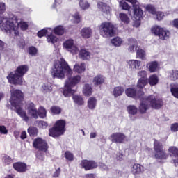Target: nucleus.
Instances as JSON below:
<instances>
[{
    "mask_svg": "<svg viewBox=\"0 0 178 178\" xmlns=\"http://www.w3.org/2000/svg\"><path fill=\"white\" fill-rule=\"evenodd\" d=\"M33 147L35 149H38V151H40L41 152H47L48 151V148H49L47 140L42 138H36L34 139Z\"/></svg>",
    "mask_w": 178,
    "mask_h": 178,
    "instance_id": "obj_11",
    "label": "nucleus"
},
{
    "mask_svg": "<svg viewBox=\"0 0 178 178\" xmlns=\"http://www.w3.org/2000/svg\"><path fill=\"white\" fill-rule=\"evenodd\" d=\"M98 30L103 38H111L115 37V34H116V26L109 22H102L98 26Z\"/></svg>",
    "mask_w": 178,
    "mask_h": 178,
    "instance_id": "obj_5",
    "label": "nucleus"
},
{
    "mask_svg": "<svg viewBox=\"0 0 178 178\" xmlns=\"http://www.w3.org/2000/svg\"><path fill=\"white\" fill-rule=\"evenodd\" d=\"M64 156L65 159L70 162L74 161V155L70 151H66L64 154Z\"/></svg>",
    "mask_w": 178,
    "mask_h": 178,
    "instance_id": "obj_46",
    "label": "nucleus"
},
{
    "mask_svg": "<svg viewBox=\"0 0 178 178\" xmlns=\"http://www.w3.org/2000/svg\"><path fill=\"white\" fill-rule=\"evenodd\" d=\"M154 158L157 161H166L169 158V154L165 151L163 144L159 140L154 139Z\"/></svg>",
    "mask_w": 178,
    "mask_h": 178,
    "instance_id": "obj_7",
    "label": "nucleus"
},
{
    "mask_svg": "<svg viewBox=\"0 0 178 178\" xmlns=\"http://www.w3.org/2000/svg\"><path fill=\"white\" fill-rule=\"evenodd\" d=\"M0 134H8V129L4 125H0Z\"/></svg>",
    "mask_w": 178,
    "mask_h": 178,
    "instance_id": "obj_58",
    "label": "nucleus"
},
{
    "mask_svg": "<svg viewBox=\"0 0 178 178\" xmlns=\"http://www.w3.org/2000/svg\"><path fill=\"white\" fill-rule=\"evenodd\" d=\"M147 83L151 86V87H154V86H156L159 83V78H158V75L152 74L147 79Z\"/></svg>",
    "mask_w": 178,
    "mask_h": 178,
    "instance_id": "obj_23",
    "label": "nucleus"
},
{
    "mask_svg": "<svg viewBox=\"0 0 178 178\" xmlns=\"http://www.w3.org/2000/svg\"><path fill=\"white\" fill-rule=\"evenodd\" d=\"M170 77L172 80L174 81H176V80H178V70H172Z\"/></svg>",
    "mask_w": 178,
    "mask_h": 178,
    "instance_id": "obj_53",
    "label": "nucleus"
},
{
    "mask_svg": "<svg viewBox=\"0 0 178 178\" xmlns=\"http://www.w3.org/2000/svg\"><path fill=\"white\" fill-rule=\"evenodd\" d=\"M172 26L173 27H175V29H178V18L175 19L172 21Z\"/></svg>",
    "mask_w": 178,
    "mask_h": 178,
    "instance_id": "obj_64",
    "label": "nucleus"
},
{
    "mask_svg": "<svg viewBox=\"0 0 178 178\" xmlns=\"http://www.w3.org/2000/svg\"><path fill=\"white\" fill-rule=\"evenodd\" d=\"M17 17L13 15V17L8 18L5 23L0 22V27L5 31H14L15 36L19 35V26L21 30H27L29 29V24L24 22H20L19 23Z\"/></svg>",
    "mask_w": 178,
    "mask_h": 178,
    "instance_id": "obj_3",
    "label": "nucleus"
},
{
    "mask_svg": "<svg viewBox=\"0 0 178 178\" xmlns=\"http://www.w3.org/2000/svg\"><path fill=\"white\" fill-rule=\"evenodd\" d=\"M47 33H48V30L43 29L39 31L37 35H38V37H39V38H41L42 37H44V35H47Z\"/></svg>",
    "mask_w": 178,
    "mask_h": 178,
    "instance_id": "obj_52",
    "label": "nucleus"
},
{
    "mask_svg": "<svg viewBox=\"0 0 178 178\" xmlns=\"http://www.w3.org/2000/svg\"><path fill=\"white\" fill-rule=\"evenodd\" d=\"M149 106H148V104ZM149 106L152 108V109H161L162 106H163V100L161 99H159L154 95H150L145 97L143 102L140 103L139 105V112L140 113L144 114L146 113L147 111L149 109Z\"/></svg>",
    "mask_w": 178,
    "mask_h": 178,
    "instance_id": "obj_4",
    "label": "nucleus"
},
{
    "mask_svg": "<svg viewBox=\"0 0 178 178\" xmlns=\"http://www.w3.org/2000/svg\"><path fill=\"white\" fill-rule=\"evenodd\" d=\"M27 131L31 137H37L38 136V129L37 127H29Z\"/></svg>",
    "mask_w": 178,
    "mask_h": 178,
    "instance_id": "obj_35",
    "label": "nucleus"
},
{
    "mask_svg": "<svg viewBox=\"0 0 178 178\" xmlns=\"http://www.w3.org/2000/svg\"><path fill=\"white\" fill-rule=\"evenodd\" d=\"M6 10L5 3H0V15H2Z\"/></svg>",
    "mask_w": 178,
    "mask_h": 178,
    "instance_id": "obj_62",
    "label": "nucleus"
},
{
    "mask_svg": "<svg viewBox=\"0 0 178 178\" xmlns=\"http://www.w3.org/2000/svg\"><path fill=\"white\" fill-rule=\"evenodd\" d=\"M3 163L6 165H10V163H13V159L10 158V156L6 155L3 157Z\"/></svg>",
    "mask_w": 178,
    "mask_h": 178,
    "instance_id": "obj_49",
    "label": "nucleus"
},
{
    "mask_svg": "<svg viewBox=\"0 0 178 178\" xmlns=\"http://www.w3.org/2000/svg\"><path fill=\"white\" fill-rule=\"evenodd\" d=\"M151 33L152 34H154L156 37H159V38L163 41L168 40L170 35V32L168 30L158 25H155L151 28Z\"/></svg>",
    "mask_w": 178,
    "mask_h": 178,
    "instance_id": "obj_9",
    "label": "nucleus"
},
{
    "mask_svg": "<svg viewBox=\"0 0 178 178\" xmlns=\"http://www.w3.org/2000/svg\"><path fill=\"white\" fill-rule=\"evenodd\" d=\"M138 108L134 105H129L127 106V112L129 115H137Z\"/></svg>",
    "mask_w": 178,
    "mask_h": 178,
    "instance_id": "obj_43",
    "label": "nucleus"
},
{
    "mask_svg": "<svg viewBox=\"0 0 178 178\" xmlns=\"http://www.w3.org/2000/svg\"><path fill=\"white\" fill-rule=\"evenodd\" d=\"M83 93L85 97H90V95H92V88L90 84H85L83 90Z\"/></svg>",
    "mask_w": 178,
    "mask_h": 178,
    "instance_id": "obj_25",
    "label": "nucleus"
},
{
    "mask_svg": "<svg viewBox=\"0 0 178 178\" xmlns=\"http://www.w3.org/2000/svg\"><path fill=\"white\" fill-rule=\"evenodd\" d=\"M124 92V88L122 86H116L113 89V94L115 98H118V97H120Z\"/></svg>",
    "mask_w": 178,
    "mask_h": 178,
    "instance_id": "obj_27",
    "label": "nucleus"
},
{
    "mask_svg": "<svg viewBox=\"0 0 178 178\" xmlns=\"http://www.w3.org/2000/svg\"><path fill=\"white\" fill-rule=\"evenodd\" d=\"M144 172V166L140 163H135L131 165V173L134 176H137V175H141Z\"/></svg>",
    "mask_w": 178,
    "mask_h": 178,
    "instance_id": "obj_17",
    "label": "nucleus"
},
{
    "mask_svg": "<svg viewBox=\"0 0 178 178\" xmlns=\"http://www.w3.org/2000/svg\"><path fill=\"white\" fill-rule=\"evenodd\" d=\"M60 175V168H58L55 170L54 173L53 174V177H59Z\"/></svg>",
    "mask_w": 178,
    "mask_h": 178,
    "instance_id": "obj_63",
    "label": "nucleus"
},
{
    "mask_svg": "<svg viewBox=\"0 0 178 178\" xmlns=\"http://www.w3.org/2000/svg\"><path fill=\"white\" fill-rule=\"evenodd\" d=\"M129 42H133V44H129V52H134V48L136 47V45H137V40L135 39H129Z\"/></svg>",
    "mask_w": 178,
    "mask_h": 178,
    "instance_id": "obj_45",
    "label": "nucleus"
},
{
    "mask_svg": "<svg viewBox=\"0 0 178 178\" xmlns=\"http://www.w3.org/2000/svg\"><path fill=\"white\" fill-rule=\"evenodd\" d=\"M39 126H40L42 129H47V127H48V122L46 121H40Z\"/></svg>",
    "mask_w": 178,
    "mask_h": 178,
    "instance_id": "obj_60",
    "label": "nucleus"
},
{
    "mask_svg": "<svg viewBox=\"0 0 178 178\" xmlns=\"http://www.w3.org/2000/svg\"><path fill=\"white\" fill-rule=\"evenodd\" d=\"M97 8L104 13H106V15L111 13V7L102 1H99L97 3Z\"/></svg>",
    "mask_w": 178,
    "mask_h": 178,
    "instance_id": "obj_22",
    "label": "nucleus"
},
{
    "mask_svg": "<svg viewBox=\"0 0 178 178\" xmlns=\"http://www.w3.org/2000/svg\"><path fill=\"white\" fill-rule=\"evenodd\" d=\"M81 81V76L80 75H76L73 77H69L66 81L65 84H67V87H75L78 83Z\"/></svg>",
    "mask_w": 178,
    "mask_h": 178,
    "instance_id": "obj_18",
    "label": "nucleus"
},
{
    "mask_svg": "<svg viewBox=\"0 0 178 178\" xmlns=\"http://www.w3.org/2000/svg\"><path fill=\"white\" fill-rule=\"evenodd\" d=\"M97 106V99L95 97H90L88 100V108L89 109H95Z\"/></svg>",
    "mask_w": 178,
    "mask_h": 178,
    "instance_id": "obj_33",
    "label": "nucleus"
},
{
    "mask_svg": "<svg viewBox=\"0 0 178 178\" xmlns=\"http://www.w3.org/2000/svg\"><path fill=\"white\" fill-rule=\"evenodd\" d=\"M122 42V38L119 37H115L111 40V44L114 45V47H120Z\"/></svg>",
    "mask_w": 178,
    "mask_h": 178,
    "instance_id": "obj_44",
    "label": "nucleus"
},
{
    "mask_svg": "<svg viewBox=\"0 0 178 178\" xmlns=\"http://www.w3.org/2000/svg\"><path fill=\"white\" fill-rule=\"evenodd\" d=\"M48 42H51V44H55V42H58V38L52 34L47 37Z\"/></svg>",
    "mask_w": 178,
    "mask_h": 178,
    "instance_id": "obj_51",
    "label": "nucleus"
},
{
    "mask_svg": "<svg viewBox=\"0 0 178 178\" xmlns=\"http://www.w3.org/2000/svg\"><path fill=\"white\" fill-rule=\"evenodd\" d=\"M170 91L173 97L178 98V88H171Z\"/></svg>",
    "mask_w": 178,
    "mask_h": 178,
    "instance_id": "obj_57",
    "label": "nucleus"
},
{
    "mask_svg": "<svg viewBox=\"0 0 178 178\" xmlns=\"http://www.w3.org/2000/svg\"><path fill=\"white\" fill-rule=\"evenodd\" d=\"M150 73H155L158 70L159 65L157 61H152L147 64Z\"/></svg>",
    "mask_w": 178,
    "mask_h": 178,
    "instance_id": "obj_26",
    "label": "nucleus"
},
{
    "mask_svg": "<svg viewBox=\"0 0 178 178\" xmlns=\"http://www.w3.org/2000/svg\"><path fill=\"white\" fill-rule=\"evenodd\" d=\"M127 2H130L133 5L134 8V17L137 20L135 23L136 27H140L141 24V17H143V12L140 8V6L137 5V0H126Z\"/></svg>",
    "mask_w": 178,
    "mask_h": 178,
    "instance_id": "obj_10",
    "label": "nucleus"
},
{
    "mask_svg": "<svg viewBox=\"0 0 178 178\" xmlns=\"http://www.w3.org/2000/svg\"><path fill=\"white\" fill-rule=\"evenodd\" d=\"M28 113L34 118V119H38V110L35 108V104L33 102H29L26 104Z\"/></svg>",
    "mask_w": 178,
    "mask_h": 178,
    "instance_id": "obj_16",
    "label": "nucleus"
},
{
    "mask_svg": "<svg viewBox=\"0 0 178 178\" xmlns=\"http://www.w3.org/2000/svg\"><path fill=\"white\" fill-rule=\"evenodd\" d=\"M38 116L40 117L42 119L47 118V109L43 106H40L38 110Z\"/></svg>",
    "mask_w": 178,
    "mask_h": 178,
    "instance_id": "obj_42",
    "label": "nucleus"
},
{
    "mask_svg": "<svg viewBox=\"0 0 178 178\" xmlns=\"http://www.w3.org/2000/svg\"><path fill=\"white\" fill-rule=\"evenodd\" d=\"M120 6L123 10H130L129 5L124 1L120 2Z\"/></svg>",
    "mask_w": 178,
    "mask_h": 178,
    "instance_id": "obj_50",
    "label": "nucleus"
},
{
    "mask_svg": "<svg viewBox=\"0 0 178 178\" xmlns=\"http://www.w3.org/2000/svg\"><path fill=\"white\" fill-rule=\"evenodd\" d=\"M74 70L76 73H83V72H86V64L84 63H81L80 65L76 64Z\"/></svg>",
    "mask_w": 178,
    "mask_h": 178,
    "instance_id": "obj_32",
    "label": "nucleus"
},
{
    "mask_svg": "<svg viewBox=\"0 0 178 178\" xmlns=\"http://www.w3.org/2000/svg\"><path fill=\"white\" fill-rule=\"evenodd\" d=\"M148 84V79H139L137 82V87L140 88V90H143L145 86Z\"/></svg>",
    "mask_w": 178,
    "mask_h": 178,
    "instance_id": "obj_39",
    "label": "nucleus"
},
{
    "mask_svg": "<svg viewBox=\"0 0 178 178\" xmlns=\"http://www.w3.org/2000/svg\"><path fill=\"white\" fill-rule=\"evenodd\" d=\"M13 106L15 108L16 113H17L20 117L26 113V111H23V108H22V104H16L15 106Z\"/></svg>",
    "mask_w": 178,
    "mask_h": 178,
    "instance_id": "obj_40",
    "label": "nucleus"
},
{
    "mask_svg": "<svg viewBox=\"0 0 178 178\" xmlns=\"http://www.w3.org/2000/svg\"><path fill=\"white\" fill-rule=\"evenodd\" d=\"M79 5L83 10H86L90 8V4L87 0H79Z\"/></svg>",
    "mask_w": 178,
    "mask_h": 178,
    "instance_id": "obj_41",
    "label": "nucleus"
},
{
    "mask_svg": "<svg viewBox=\"0 0 178 178\" xmlns=\"http://www.w3.org/2000/svg\"><path fill=\"white\" fill-rule=\"evenodd\" d=\"M168 152L170 156L178 158V148L176 147L175 146H170L168 149Z\"/></svg>",
    "mask_w": 178,
    "mask_h": 178,
    "instance_id": "obj_29",
    "label": "nucleus"
},
{
    "mask_svg": "<svg viewBox=\"0 0 178 178\" xmlns=\"http://www.w3.org/2000/svg\"><path fill=\"white\" fill-rule=\"evenodd\" d=\"M170 130L173 133H176L178 131V123L175 122L171 124Z\"/></svg>",
    "mask_w": 178,
    "mask_h": 178,
    "instance_id": "obj_56",
    "label": "nucleus"
},
{
    "mask_svg": "<svg viewBox=\"0 0 178 178\" xmlns=\"http://www.w3.org/2000/svg\"><path fill=\"white\" fill-rule=\"evenodd\" d=\"M51 115H60L62 108L59 106H52L50 108Z\"/></svg>",
    "mask_w": 178,
    "mask_h": 178,
    "instance_id": "obj_38",
    "label": "nucleus"
},
{
    "mask_svg": "<svg viewBox=\"0 0 178 178\" xmlns=\"http://www.w3.org/2000/svg\"><path fill=\"white\" fill-rule=\"evenodd\" d=\"M146 9L147 10H148V12H150L152 15H155V13H156V10L155 9V7L152 6V5L147 6Z\"/></svg>",
    "mask_w": 178,
    "mask_h": 178,
    "instance_id": "obj_55",
    "label": "nucleus"
},
{
    "mask_svg": "<svg viewBox=\"0 0 178 178\" xmlns=\"http://www.w3.org/2000/svg\"><path fill=\"white\" fill-rule=\"evenodd\" d=\"M109 140L115 144H123L125 141H127V136L123 133L115 132L109 136Z\"/></svg>",
    "mask_w": 178,
    "mask_h": 178,
    "instance_id": "obj_12",
    "label": "nucleus"
},
{
    "mask_svg": "<svg viewBox=\"0 0 178 178\" xmlns=\"http://www.w3.org/2000/svg\"><path fill=\"white\" fill-rule=\"evenodd\" d=\"M28 52L29 55H31V56H35V55H37V52H38V50L35 48V47L31 46L28 49Z\"/></svg>",
    "mask_w": 178,
    "mask_h": 178,
    "instance_id": "obj_48",
    "label": "nucleus"
},
{
    "mask_svg": "<svg viewBox=\"0 0 178 178\" xmlns=\"http://www.w3.org/2000/svg\"><path fill=\"white\" fill-rule=\"evenodd\" d=\"M80 165L85 170H94L98 168V163L94 160L84 159L81 161Z\"/></svg>",
    "mask_w": 178,
    "mask_h": 178,
    "instance_id": "obj_13",
    "label": "nucleus"
},
{
    "mask_svg": "<svg viewBox=\"0 0 178 178\" xmlns=\"http://www.w3.org/2000/svg\"><path fill=\"white\" fill-rule=\"evenodd\" d=\"M74 40H73V39H69L67 40H66L64 43H63V47L64 48H66L67 49H72V54H74V52H76L77 51V47H74Z\"/></svg>",
    "mask_w": 178,
    "mask_h": 178,
    "instance_id": "obj_19",
    "label": "nucleus"
},
{
    "mask_svg": "<svg viewBox=\"0 0 178 178\" xmlns=\"http://www.w3.org/2000/svg\"><path fill=\"white\" fill-rule=\"evenodd\" d=\"M65 88L64 89L63 94L64 97H70L72 95L76 92L75 90L72 89V86H67V83L65 85Z\"/></svg>",
    "mask_w": 178,
    "mask_h": 178,
    "instance_id": "obj_24",
    "label": "nucleus"
},
{
    "mask_svg": "<svg viewBox=\"0 0 178 178\" xmlns=\"http://www.w3.org/2000/svg\"><path fill=\"white\" fill-rule=\"evenodd\" d=\"M73 74L72 68L65 60H55L51 70V75L53 79H60L63 80L65 76L70 77Z\"/></svg>",
    "mask_w": 178,
    "mask_h": 178,
    "instance_id": "obj_1",
    "label": "nucleus"
},
{
    "mask_svg": "<svg viewBox=\"0 0 178 178\" xmlns=\"http://www.w3.org/2000/svg\"><path fill=\"white\" fill-rule=\"evenodd\" d=\"M29 72V65H19L15 71H11L6 79L10 84L13 86H23L24 84V75Z\"/></svg>",
    "mask_w": 178,
    "mask_h": 178,
    "instance_id": "obj_2",
    "label": "nucleus"
},
{
    "mask_svg": "<svg viewBox=\"0 0 178 178\" xmlns=\"http://www.w3.org/2000/svg\"><path fill=\"white\" fill-rule=\"evenodd\" d=\"M81 35L83 38H90L92 35V29L90 27H84L81 31Z\"/></svg>",
    "mask_w": 178,
    "mask_h": 178,
    "instance_id": "obj_21",
    "label": "nucleus"
},
{
    "mask_svg": "<svg viewBox=\"0 0 178 178\" xmlns=\"http://www.w3.org/2000/svg\"><path fill=\"white\" fill-rule=\"evenodd\" d=\"M72 99L74 102L77 105H79V106L84 105V99H83V97H81V95H74L72 96Z\"/></svg>",
    "mask_w": 178,
    "mask_h": 178,
    "instance_id": "obj_30",
    "label": "nucleus"
},
{
    "mask_svg": "<svg viewBox=\"0 0 178 178\" xmlns=\"http://www.w3.org/2000/svg\"><path fill=\"white\" fill-rule=\"evenodd\" d=\"M65 131H66V120H58L55 122L53 127L49 129V136L56 138V137L63 136Z\"/></svg>",
    "mask_w": 178,
    "mask_h": 178,
    "instance_id": "obj_6",
    "label": "nucleus"
},
{
    "mask_svg": "<svg viewBox=\"0 0 178 178\" xmlns=\"http://www.w3.org/2000/svg\"><path fill=\"white\" fill-rule=\"evenodd\" d=\"M125 94L127 97H129V98H141V97L144 95V92L142 90L137 92L136 88H128L125 90Z\"/></svg>",
    "mask_w": 178,
    "mask_h": 178,
    "instance_id": "obj_14",
    "label": "nucleus"
},
{
    "mask_svg": "<svg viewBox=\"0 0 178 178\" xmlns=\"http://www.w3.org/2000/svg\"><path fill=\"white\" fill-rule=\"evenodd\" d=\"M74 19H75V23H76L77 24L78 23H80V22L81 21V17H80L79 13H75V15H74Z\"/></svg>",
    "mask_w": 178,
    "mask_h": 178,
    "instance_id": "obj_59",
    "label": "nucleus"
},
{
    "mask_svg": "<svg viewBox=\"0 0 178 178\" xmlns=\"http://www.w3.org/2000/svg\"><path fill=\"white\" fill-rule=\"evenodd\" d=\"M13 168L18 172V173H26L27 169V164L24 162L17 161L13 164Z\"/></svg>",
    "mask_w": 178,
    "mask_h": 178,
    "instance_id": "obj_15",
    "label": "nucleus"
},
{
    "mask_svg": "<svg viewBox=\"0 0 178 178\" xmlns=\"http://www.w3.org/2000/svg\"><path fill=\"white\" fill-rule=\"evenodd\" d=\"M92 83L96 87L102 86V84L105 83V78L102 74H97L93 78Z\"/></svg>",
    "mask_w": 178,
    "mask_h": 178,
    "instance_id": "obj_20",
    "label": "nucleus"
},
{
    "mask_svg": "<svg viewBox=\"0 0 178 178\" xmlns=\"http://www.w3.org/2000/svg\"><path fill=\"white\" fill-rule=\"evenodd\" d=\"M42 88H43V90H44V91H47V92L52 91V86L49 83H44Z\"/></svg>",
    "mask_w": 178,
    "mask_h": 178,
    "instance_id": "obj_54",
    "label": "nucleus"
},
{
    "mask_svg": "<svg viewBox=\"0 0 178 178\" xmlns=\"http://www.w3.org/2000/svg\"><path fill=\"white\" fill-rule=\"evenodd\" d=\"M136 58L138 59H141V60H145V56H147L145 51L143 49H138L136 47Z\"/></svg>",
    "mask_w": 178,
    "mask_h": 178,
    "instance_id": "obj_31",
    "label": "nucleus"
},
{
    "mask_svg": "<svg viewBox=\"0 0 178 178\" xmlns=\"http://www.w3.org/2000/svg\"><path fill=\"white\" fill-rule=\"evenodd\" d=\"M128 63L131 69H140V66H141V62L137 60H131Z\"/></svg>",
    "mask_w": 178,
    "mask_h": 178,
    "instance_id": "obj_34",
    "label": "nucleus"
},
{
    "mask_svg": "<svg viewBox=\"0 0 178 178\" xmlns=\"http://www.w3.org/2000/svg\"><path fill=\"white\" fill-rule=\"evenodd\" d=\"M138 77H140L139 79H143V80H148L147 78L148 76V72L145 70H140L137 74Z\"/></svg>",
    "mask_w": 178,
    "mask_h": 178,
    "instance_id": "obj_47",
    "label": "nucleus"
},
{
    "mask_svg": "<svg viewBox=\"0 0 178 178\" xmlns=\"http://www.w3.org/2000/svg\"><path fill=\"white\" fill-rule=\"evenodd\" d=\"M79 56L83 60H88L90 59L91 54L89 51L86 49H81L79 51Z\"/></svg>",
    "mask_w": 178,
    "mask_h": 178,
    "instance_id": "obj_28",
    "label": "nucleus"
},
{
    "mask_svg": "<svg viewBox=\"0 0 178 178\" xmlns=\"http://www.w3.org/2000/svg\"><path fill=\"white\" fill-rule=\"evenodd\" d=\"M10 102L12 106H16V104H22L24 101V93L19 89H13L10 91Z\"/></svg>",
    "mask_w": 178,
    "mask_h": 178,
    "instance_id": "obj_8",
    "label": "nucleus"
},
{
    "mask_svg": "<svg viewBox=\"0 0 178 178\" xmlns=\"http://www.w3.org/2000/svg\"><path fill=\"white\" fill-rule=\"evenodd\" d=\"M18 47L20 49H24V47H26V42H24V40H20L18 43Z\"/></svg>",
    "mask_w": 178,
    "mask_h": 178,
    "instance_id": "obj_61",
    "label": "nucleus"
},
{
    "mask_svg": "<svg viewBox=\"0 0 178 178\" xmlns=\"http://www.w3.org/2000/svg\"><path fill=\"white\" fill-rule=\"evenodd\" d=\"M119 17L120 20L122 22V23H124V24H129L130 23V18L127 14L121 13L119 14Z\"/></svg>",
    "mask_w": 178,
    "mask_h": 178,
    "instance_id": "obj_37",
    "label": "nucleus"
},
{
    "mask_svg": "<svg viewBox=\"0 0 178 178\" xmlns=\"http://www.w3.org/2000/svg\"><path fill=\"white\" fill-rule=\"evenodd\" d=\"M54 33L56 35H63L65 34V28L62 25H58L54 29Z\"/></svg>",
    "mask_w": 178,
    "mask_h": 178,
    "instance_id": "obj_36",
    "label": "nucleus"
}]
</instances>
